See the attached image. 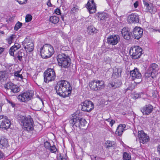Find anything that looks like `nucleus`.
<instances>
[{"label":"nucleus","instance_id":"nucleus-1","mask_svg":"<svg viewBox=\"0 0 160 160\" xmlns=\"http://www.w3.org/2000/svg\"><path fill=\"white\" fill-rule=\"evenodd\" d=\"M54 88L57 94L60 97L65 98L71 94L72 88L67 81L62 80L58 82Z\"/></svg>","mask_w":160,"mask_h":160},{"label":"nucleus","instance_id":"nucleus-2","mask_svg":"<svg viewBox=\"0 0 160 160\" xmlns=\"http://www.w3.org/2000/svg\"><path fill=\"white\" fill-rule=\"evenodd\" d=\"M16 117L20 125L23 126L24 130L30 132L34 130V124L32 118L30 115L24 116L19 114Z\"/></svg>","mask_w":160,"mask_h":160},{"label":"nucleus","instance_id":"nucleus-3","mask_svg":"<svg viewBox=\"0 0 160 160\" xmlns=\"http://www.w3.org/2000/svg\"><path fill=\"white\" fill-rule=\"evenodd\" d=\"M87 124L86 120L76 115L75 113L72 114L69 121V125L72 130H77L78 128L84 129Z\"/></svg>","mask_w":160,"mask_h":160},{"label":"nucleus","instance_id":"nucleus-4","mask_svg":"<svg viewBox=\"0 0 160 160\" xmlns=\"http://www.w3.org/2000/svg\"><path fill=\"white\" fill-rule=\"evenodd\" d=\"M39 50L42 57L44 58L50 57L54 52L53 48L49 44H45L41 46Z\"/></svg>","mask_w":160,"mask_h":160},{"label":"nucleus","instance_id":"nucleus-5","mask_svg":"<svg viewBox=\"0 0 160 160\" xmlns=\"http://www.w3.org/2000/svg\"><path fill=\"white\" fill-rule=\"evenodd\" d=\"M57 59L59 65L62 67L68 68L70 65V58L64 54H59L57 57Z\"/></svg>","mask_w":160,"mask_h":160},{"label":"nucleus","instance_id":"nucleus-6","mask_svg":"<svg viewBox=\"0 0 160 160\" xmlns=\"http://www.w3.org/2000/svg\"><path fill=\"white\" fill-rule=\"evenodd\" d=\"M4 87L6 89L7 94L9 96H13L14 93L20 90V88L18 86L10 82L5 84Z\"/></svg>","mask_w":160,"mask_h":160},{"label":"nucleus","instance_id":"nucleus-7","mask_svg":"<svg viewBox=\"0 0 160 160\" xmlns=\"http://www.w3.org/2000/svg\"><path fill=\"white\" fill-rule=\"evenodd\" d=\"M142 49L138 46H133L131 47L129 51L130 55L133 59L139 58L142 54Z\"/></svg>","mask_w":160,"mask_h":160},{"label":"nucleus","instance_id":"nucleus-8","mask_svg":"<svg viewBox=\"0 0 160 160\" xmlns=\"http://www.w3.org/2000/svg\"><path fill=\"white\" fill-rule=\"evenodd\" d=\"M44 80L46 83L55 80L56 75L54 70L52 68H48L44 72Z\"/></svg>","mask_w":160,"mask_h":160},{"label":"nucleus","instance_id":"nucleus-9","mask_svg":"<svg viewBox=\"0 0 160 160\" xmlns=\"http://www.w3.org/2000/svg\"><path fill=\"white\" fill-rule=\"evenodd\" d=\"M89 86L91 89L95 91H99L104 88V82L102 80H94L89 83Z\"/></svg>","mask_w":160,"mask_h":160},{"label":"nucleus","instance_id":"nucleus-10","mask_svg":"<svg viewBox=\"0 0 160 160\" xmlns=\"http://www.w3.org/2000/svg\"><path fill=\"white\" fill-rule=\"evenodd\" d=\"M82 111L87 112H90L94 108L93 103L90 100H86L81 104Z\"/></svg>","mask_w":160,"mask_h":160},{"label":"nucleus","instance_id":"nucleus-11","mask_svg":"<svg viewBox=\"0 0 160 160\" xmlns=\"http://www.w3.org/2000/svg\"><path fill=\"white\" fill-rule=\"evenodd\" d=\"M33 96V94L31 92L26 91L18 95L17 98L20 102H26L31 99Z\"/></svg>","mask_w":160,"mask_h":160},{"label":"nucleus","instance_id":"nucleus-12","mask_svg":"<svg viewBox=\"0 0 160 160\" xmlns=\"http://www.w3.org/2000/svg\"><path fill=\"white\" fill-rule=\"evenodd\" d=\"M138 135L140 143L145 144L147 143L149 140L148 136L142 130L139 131L138 132Z\"/></svg>","mask_w":160,"mask_h":160},{"label":"nucleus","instance_id":"nucleus-13","mask_svg":"<svg viewBox=\"0 0 160 160\" xmlns=\"http://www.w3.org/2000/svg\"><path fill=\"white\" fill-rule=\"evenodd\" d=\"M132 38L139 39L143 35V29L140 27H136L132 31Z\"/></svg>","mask_w":160,"mask_h":160},{"label":"nucleus","instance_id":"nucleus-14","mask_svg":"<svg viewBox=\"0 0 160 160\" xmlns=\"http://www.w3.org/2000/svg\"><path fill=\"white\" fill-rule=\"evenodd\" d=\"M120 38L118 35H112L107 38V42L110 45H115L119 41Z\"/></svg>","mask_w":160,"mask_h":160},{"label":"nucleus","instance_id":"nucleus-15","mask_svg":"<svg viewBox=\"0 0 160 160\" xmlns=\"http://www.w3.org/2000/svg\"><path fill=\"white\" fill-rule=\"evenodd\" d=\"M11 124L8 119L4 118L3 116H0V128H4L7 129L9 128Z\"/></svg>","mask_w":160,"mask_h":160},{"label":"nucleus","instance_id":"nucleus-16","mask_svg":"<svg viewBox=\"0 0 160 160\" xmlns=\"http://www.w3.org/2000/svg\"><path fill=\"white\" fill-rule=\"evenodd\" d=\"M86 7L90 13H94L96 11V6L94 0H88Z\"/></svg>","mask_w":160,"mask_h":160},{"label":"nucleus","instance_id":"nucleus-17","mask_svg":"<svg viewBox=\"0 0 160 160\" xmlns=\"http://www.w3.org/2000/svg\"><path fill=\"white\" fill-rule=\"evenodd\" d=\"M153 109V106L150 104H148L142 107L140 110L143 115H147L152 113Z\"/></svg>","mask_w":160,"mask_h":160},{"label":"nucleus","instance_id":"nucleus-18","mask_svg":"<svg viewBox=\"0 0 160 160\" xmlns=\"http://www.w3.org/2000/svg\"><path fill=\"white\" fill-rule=\"evenodd\" d=\"M128 21L130 23H137L139 22V16L136 13L131 14L128 17Z\"/></svg>","mask_w":160,"mask_h":160},{"label":"nucleus","instance_id":"nucleus-19","mask_svg":"<svg viewBox=\"0 0 160 160\" xmlns=\"http://www.w3.org/2000/svg\"><path fill=\"white\" fill-rule=\"evenodd\" d=\"M130 75L132 77V79L141 78L142 75L139 70L137 68H135L134 70L130 71Z\"/></svg>","mask_w":160,"mask_h":160},{"label":"nucleus","instance_id":"nucleus-20","mask_svg":"<svg viewBox=\"0 0 160 160\" xmlns=\"http://www.w3.org/2000/svg\"><path fill=\"white\" fill-rule=\"evenodd\" d=\"M122 36L124 39L128 40L132 38V33L129 32L128 29L123 28L122 31Z\"/></svg>","mask_w":160,"mask_h":160},{"label":"nucleus","instance_id":"nucleus-21","mask_svg":"<svg viewBox=\"0 0 160 160\" xmlns=\"http://www.w3.org/2000/svg\"><path fill=\"white\" fill-rule=\"evenodd\" d=\"M122 72V69L121 68H114L113 69L112 77L114 78H116L121 76Z\"/></svg>","mask_w":160,"mask_h":160},{"label":"nucleus","instance_id":"nucleus-22","mask_svg":"<svg viewBox=\"0 0 160 160\" xmlns=\"http://www.w3.org/2000/svg\"><path fill=\"white\" fill-rule=\"evenodd\" d=\"M122 84V82L120 81L115 80L110 82L108 84V86L113 89H116L119 87Z\"/></svg>","mask_w":160,"mask_h":160},{"label":"nucleus","instance_id":"nucleus-23","mask_svg":"<svg viewBox=\"0 0 160 160\" xmlns=\"http://www.w3.org/2000/svg\"><path fill=\"white\" fill-rule=\"evenodd\" d=\"M9 146L8 139L4 137H2L0 139V148L4 149L7 148Z\"/></svg>","mask_w":160,"mask_h":160},{"label":"nucleus","instance_id":"nucleus-24","mask_svg":"<svg viewBox=\"0 0 160 160\" xmlns=\"http://www.w3.org/2000/svg\"><path fill=\"white\" fill-rule=\"evenodd\" d=\"M158 66L155 63L151 64L148 68V69L149 71H151L153 73H154L155 76L156 75V73L158 70Z\"/></svg>","mask_w":160,"mask_h":160},{"label":"nucleus","instance_id":"nucleus-25","mask_svg":"<svg viewBox=\"0 0 160 160\" xmlns=\"http://www.w3.org/2000/svg\"><path fill=\"white\" fill-rule=\"evenodd\" d=\"M126 127V125L124 124H120L117 128L115 134L118 136L121 135L124 130V128Z\"/></svg>","mask_w":160,"mask_h":160},{"label":"nucleus","instance_id":"nucleus-26","mask_svg":"<svg viewBox=\"0 0 160 160\" xmlns=\"http://www.w3.org/2000/svg\"><path fill=\"white\" fill-rule=\"evenodd\" d=\"M98 30L92 25H90L87 28V31L88 33L90 35H93L98 32Z\"/></svg>","mask_w":160,"mask_h":160},{"label":"nucleus","instance_id":"nucleus-27","mask_svg":"<svg viewBox=\"0 0 160 160\" xmlns=\"http://www.w3.org/2000/svg\"><path fill=\"white\" fill-rule=\"evenodd\" d=\"M23 47L26 51L29 52H32L34 48V44L33 42H31L29 44L26 45Z\"/></svg>","mask_w":160,"mask_h":160},{"label":"nucleus","instance_id":"nucleus-28","mask_svg":"<svg viewBox=\"0 0 160 160\" xmlns=\"http://www.w3.org/2000/svg\"><path fill=\"white\" fill-rule=\"evenodd\" d=\"M145 78L147 79L151 77L152 78L155 79L156 76L154 73H153L151 71H149L148 70V69L147 71L145 73Z\"/></svg>","mask_w":160,"mask_h":160},{"label":"nucleus","instance_id":"nucleus-29","mask_svg":"<svg viewBox=\"0 0 160 160\" xmlns=\"http://www.w3.org/2000/svg\"><path fill=\"white\" fill-rule=\"evenodd\" d=\"M50 22L53 24L57 23L59 21V18L56 16H53L50 17L49 18Z\"/></svg>","mask_w":160,"mask_h":160},{"label":"nucleus","instance_id":"nucleus-30","mask_svg":"<svg viewBox=\"0 0 160 160\" xmlns=\"http://www.w3.org/2000/svg\"><path fill=\"white\" fill-rule=\"evenodd\" d=\"M147 9L148 12L151 13H154L157 11V8L155 6H153L152 4H150Z\"/></svg>","mask_w":160,"mask_h":160},{"label":"nucleus","instance_id":"nucleus-31","mask_svg":"<svg viewBox=\"0 0 160 160\" xmlns=\"http://www.w3.org/2000/svg\"><path fill=\"white\" fill-rule=\"evenodd\" d=\"M21 71H18L14 72V76L17 79H20V80H22L23 79V76L22 74H20Z\"/></svg>","mask_w":160,"mask_h":160},{"label":"nucleus","instance_id":"nucleus-32","mask_svg":"<svg viewBox=\"0 0 160 160\" xmlns=\"http://www.w3.org/2000/svg\"><path fill=\"white\" fill-rule=\"evenodd\" d=\"M6 72L5 71H0V81H4L5 79H6Z\"/></svg>","mask_w":160,"mask_h":160},{"label":"nucleus","instance_id":"nucleus-33","mask_svg":"<svg viewBox=\"0 0 160 160\" xmlns=\"http://www.w3.org/2000/svg\"><path fill=\"white\" fill-rule=\"evenodd\" d=\"M114 142H112L109 140L106 141L105 142V146L107 148L112 147L113 145H114Z\"/></svg>","mask_w":160,"mask_h":160},{"label":"nucleus","instance_id":"nucleus-34","mask_svg":"<svg viewBox=\"0 0 160 160\" xmlns=\"http://www.w3.org/2000/svg\"><path fill=\"white\" fill-rule=\"evenodd\" d=\"M123 160H131L130 155L127 152H124L123 153Z\"/></svg>","mask_w":160,"mask_h":160},{"label":"nucleus","instance_id":"nucleus-35","mask_svg":"<svg viewBox=\"0 0 160 160\" xmlns=\"http://www.w3.org/2000/svg\"><path fill=\"white\" fill-rule=\"evenodd\" d=\"M99 18H100L101 23H104L106 21L105 18H107L105 15V13H101L99 15Z\"/></svg>","mask_w":160,"mask_h":160},{"label":"nucleus","instance_id":"nucleus-36","mask_svg":"<svg viewBox=\"0 0 160 160\" xmlns=\"http://www.w3.org/2000/svg\"><path fill=\"white\" fill-rule=\"evenodd\" d=\"M15 38V35L14 34H12L9 37L7 38L6 40L7 41L8 44H11L12 42V40Z\"/></svg>","mask_w":160,"mask_h":160},{"label":"nucleus","instance_id":"nucleus-37","mask_svg":"<svg viewBox=\"0 0 160 160\" xmlns=\"http://www.w3.org/2000/svg\"><path fill=\"white\" fill-rule=\"evenodd\" d=\"M31 42H32L31 40L28 38H26L24 41L22 42V45L23 46L29 44Z\"/></svg>","mask_w":160,"mask_h":160},{"label":"nucleus","instance_id":"nucleus-38","mask_svg":"<svg viewBox=\"0 0 160 160\" xmlns=\"http://www.w3.org/2000/svg\"><path fill=\"white\" fill-rule=\"evenodd\" d=\"M22 25V23L18 21L16 24L15 26L14 27V30L15 31L18 30Z\"/></svg>","mask_w":160,"mask_h":160},{"label":"nucleus","instance_id":"nucleus-39","mask_svg":"<svg viewBox=\"0 0 160 160\" xmlns=\"http://www.w3.org/2000/svg\"><path fill=\"white\" fill-rule=\"evenodd\" d=\"M19 48H17L15 47H14V48H12V47L10 48L9 51V52L10 55L12 56H14V52H15L16 50L18 49Z\"/></svg>","mask_w":160,"mask_h":160},{"label":"nucleus","instance_id":"nucleus-40","mask_svg":"<svg viewBox=\"0 0 160 160\" xmlns=\"http://www.w3.org/2000/svg\"><path fill=\"white\" fill-rule=\"evenodd\" d=\"M49 149L52 153H55L57 150V149L55 145L50 146L49 148Z\"/></svg>","mask_w":160,"mask_h":160},{"label":"nucleus","instance_id":"nucleus-41","mask_svg":"<svg viewBox=\"0 0 160 160\" xmlns=\"http://www.w3.org/2000/svg\"><path fill=\"white\" fill-rule=\"evenodd\" d=\"M32 16L30 14L27 15L25 18L26 22H28L31 21L32 19Z\"/></svg>","mask_w":160,"mask_h":160},{"label":"nucleus","instance_id":"nucleus-42","mask_svg":"<svg viewBox=\"0 0 160 160\" xmlns=\"http://www.w3.org/2000/svg\"><path fill=\"white\" fill-rule=\"evenodd\" d=\"M78 7L76 5L74 6L72 9L71 12L72 14L78 11Z\"/></svg>","mask_w":160,"mask_h":160},{"label":"nucleus","instance_id":"nucleus-43","mask_svg":"<svg viewBox=\"0 0 160 160\" xmlns=\"http://www.w3.org/2000/svg\"><path fill=\"white\" fill-rule=\"evenodd\" d=\"M6 100L8 103H9L13 108H14L16 106L15 104L12 102L11 100H9L7 98L6 99Z\"/></svg>","mask_w":160,"mask_h":160},{"label":"nucleus","instance_id":"nucleus-44","mask_svg":"<svg viewBox=\"0 0 160 160\" xmlns=\"http://www.w3.org/2000/svg\"><path fill=\"white\" fill-rule=\"evenodd\" d=\"M44 146L45 148H49L51 146V145L49 142L46 141L44 143Z\"/></svg>","mask_w":160,"mask_h":160},{"label":"nucleus","instance_id":"nucleus-45","mask_svg":"<svg viewBox=\"0 0 160 160\" xmlns=\"http://www.w3.org/2000/svg\"><path fill=\"white\" fill-rule=\"evenodd\" d=\"M14 47L16 48H19L21 47V45L19 43H15L14 45L12 46V48H13Z\"/></svg>","mask_w":160,"mask_h":160},{"label":"nucleus","instance_id":"nucleus-46","mask_svg":"<svg viewBox=\"0 0 160 160\" xmlns=\"http://www.w3.org/2000/svg\"><path fill=\"white\" fill-rule=\"evenodd\" d=\"M118 49V48L115 46H114L113 47L111 48L110 50L112 51H113L114 52H116Z\"/></svg>","mask_w":160,"mask_h":160},{"label":"nucleus","instance_id":"nucleus-47","mask_svg":"<svg viewBox=\"0 0 160 160\" xmlns=\"http://www.w3.org/2000/svg\"><path fill=\"white\" fill-rule=\"evenodd\" d=\"M15 58H17L20 61H21L22 60V56H19L18 54L15 55V56H13Z\"/></svg>","mask_w":160,"mask_h":160},{"label":"nucleus","instance_id":"nucleus-48","mask_svg":"<svg viewBox=\"0 0 160 160\" xmlns=\"http://www.w3.org/2000/svg\"><path fill=\"white\" fill-rule=\"evenodd\" d=\"M5 158V155L4 153L1 150H0V159H3Z\"/></svg>","mask_w":160,"mask_h":160},{"label":"nucleus","instance_id":"nucleus-49","mask_svg":"<svg viewBox=\"0 0 160 160\" xmlns=\"http://www.w3.org/2000/svg\"><path fill=\"white\" fill-rule=\"evenodd\" d=\"M143 4L147 8L150 5L147 2V1L146 0H143Z\"/></svg>","mask_w":160,"mask_h":160},{"label":"nucleus","instance_id":"nucleus-50","mask_svg":"<svg viewBox=\"0 0 160 160\" xmlns=\"http://www.w3.org/2000/svg\"><path fill=\"white\" fill-rule=\"evenodd\" d=\"M55 13L57 15H60L61 14V11L58 8L56 9L54 11Z\"/></svg>","mask_w":160,"mask_h":160},{"label":"nucleus","instance_id":"nucleus-51","mask_svg":"<svg viewBox=\"0 0 160 160\" xmlns=\"http://www.w3.org/2000/svg\"><path fill=\"white\" fill-rule=\"evenodd\" d=\"M13 66L12 64H9L7 66H6L7 68H8V69H9L10 72H11V69H12V67Z\"/></svg>","mask_w":160,"mask_h":160},{"label":"nucleus","instance_id":"nucleus-52","mask_svg":"<svg viewBox=\"0 0 160 160\" xmlns=\"http://www.w3.org/2000/svg\"><path fill=\"white\" fill-rule=\"evenodd\" d=\"M115 122L114 120H111V121H110V124L111 125V126L112 127L113 124L115 123Z\"/></svg>","mask_w":160,"mask_h":160},{"label":"nucleus","instance_id":"nucleus-53","mask_svg":"<svg viewBox=\"0 0 160 160\" xmlns=\"http://www.w3.org/2000/svg\"><path fill=\"white\" fill-rule=\"evenodd\" d=\"M47 5L49 7H52V5L51 3L50 0H49L47 3Z\"/></svg>","mask_w":160,"mask_h":160},{"label":"nucleus","instance_id":"nucleus-54","mask_svg":"<svg viewBox=\"0 0 160 160\" xmlns=\"http://www.w3.org/2000/svg\"><path fill=\"white\" fill-rule=\"evenodd\" d=\"M135 8H137L138 6V2H136L133 4Z\"/></svg>","mask_w":160,"mask_h":160},{"label":"nucleus","instance_id":"nucleus-55","mask_svg":"<svg viewBox=\"0 0 160 160\" xmlns=\"http://www.w3.org/2000/svg\"><path fill=\"white\" fill-rule=\"evenodd\" d=\"M17 54L19 56H23V55H24V53L22 52L19 51L18 52V53H17Z\"/></svg>","mask_w":160,"mask_h":160},{"label":"nucleus","instance_id":"nucleus-56","mask_svg":"<svg viewBox=\"0 0 160 160\" xmlns=\"http://www.w3.org/2000/svg\"><path fill=\"white\" fill-rule=\"evenodd\" d=\"M157 151L158 152L159 154L160 155V145H158L157 148Z\"/></svg>","mask_w":160,"mask_h":160},{"label":"nucleus","instance_id":"nucleus-57","mask_svg":"<svg viewBox=\"0 0 160 160\" xmlns=\"http://www.w3.org/2000/svg\"><path fill=\"white\" fill-rule=\"evenodd\" d=\"M4 48L0 47V54H1L4 51Z\"/></svg>","mask_w":160,"mask_h":160},{"label":"nucleus","instance_id":"nucleus-58","mask_svg":"<svg viewBox=\"0 0 160 160\" xmlns=\"http://www.w3.org/2000/svg\"><path fill=\"white\" fill-rule=\"evenodd\" d=\"M94 158H95V160H104L103 158H96V156L94 157Z\"/></svg>","mask_w":160,"mask_h":160},{"label":"nucleus","instance_id":"nucleus-59","mask_svg":"<svg viewBox=\"0 0 160 160\" xmlns=\"http://www.w3.org/2000/svg\"><path fill=\"white\" fill-rule=\"evenodd\" d=\"M63 158L61 154H60V155L59 156V157L58 160H62Z\"/></svg>","mask_w":160,"mask_h":160},{"label":"nucleus","instance_id":"nucleus-60","mask_svg":"<svg viewBox=\"0 0 160 160\" xmlns=\"http://www.w3.org/2000/svg\"><path fill=\"white\" fill-rule=\"evenodd\" d=\"M2 103H0V112L2 111Z\"/></svg>","mask_w":160,"mask_h":160},{"label":"nucleus","instance_id":"nucleus-61","mask_svg":"<svg viewBox=\"0 0 160 160\" xmlns=\"http://www.w3.org/2000/svg\"><path fill=\"white\" fill-rule=\"evenodd\" d=\"M81 38L79 37V39H78L77 40V42H81Z\"/></svg>","mask_w":160,"mask_h":160},{"label":"nucleus","instance_id":"nucleus-62","mask_svg":"<svg viewBox=\"0 0 160 160\" xmlns=\"http://www.w3.org/2000/svg\"><path fill=\"white\" fill-rule=\"evenodd\" d=\"M154 30L156 32L157 31H158V32H160V29H154Z\"/></svg>","mask_w":160,"mask_h":160},{"label":"nucleus","instance_id":"nucleus-63","mask_svg":"<svg viewBox=\"0 0 160 160\" xmlns=\"http://www.w3.org/2000/svg\"><path fill=\"white\" fill-rule=\"evenodd\" d=\"M40 99L41 101L42 102V105H43V106H44V102H43V100L41 98H40Z\"/></svg>","mask_w":160,"mask_h":160},{"label":"nucleus","instance_id":"nucleus-64","mask_svg":"<svg viewBox=\"0 0 160 160\" xmlns=\"http://www.w3.org/2000/svg\"><path fill=\"white\" fill-rule=\"evenodd\" d=\"M155 160H160V159L158 158H155Z\"/></svg>","mask_w":160,"mask_h":160}]
</instances>
